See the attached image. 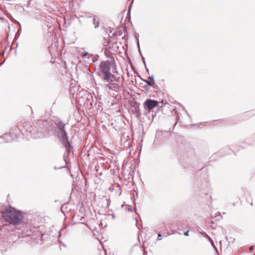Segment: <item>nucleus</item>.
<instances>
[{"mask_svg":"<svg viewBox=\"0 0 255 255\" xmlns=\"http://www.w3.org/2000/svg\"><path fill=\"white\" fill-rule=\"evenodd\" d=\"M55 136L62 147L65 149L63 158L66 165L70 161L69 156L71 153L73 154L74 146L72 137L69 135L67 126L68 123H65L59 118L55 121Z\"/></svg>","mask_w":255,"mask_h":255,"instance_id":"f257e3e1","label":"nucleus"},{"mask_svg":"<svg viewBox=\"0 0 255 255\" xmlns=\"http://www.w3.org/2000/svg\"><path fill=\"white\" fill-rule=\"evenodd\" d=\"M176 141L180 152V160L183 166L185 167L191 166L194 168L197 167L201 161L196 155L195 150L191 144L183 136L177 137Z\"/></svg>","mask_w":255,"mask_h":255,"instance_id":"f03ea898","label":"nucleus"},{"mask_svg":"<svg viewBox=\"0 0 255 255\" xmlns=\"http://www.w3.org/2000/svg\"><path fill=\"white\" fill-rule=\"evenodd\" d=\"M208 176L206 169L202 168L195 173L193 190L195 194L202 198L206 196L211 199L212 196L209 194L211 190L210 183L203 179Z\"/></svg>","mask_w":255,"mask_h":255,"instance_id":"7ed1b4c3","label":"nucleus"},{"mask_svg":"<svg viewBox=\"0 0 255 255\" xmlns=\"http://www.w3.org/2000/svg\"><path fill=\"white\" fill-rule=\"evenodd\" d=\"M49 123L47 120H38L34 127H29L26 130L34 138H40L44 136L48 130Z\"/></svg>","mask_w":255,"mask_h":255,"instance_id":"20e7f679","label":"nucleus"},{"mask_svg":"<svg viewBox=\"0 0 255 255\" xmlns=\"http://www.w3.org/2000/svg\"><path fill=\"white\" fill-rule=\"evenodd\" d=\"M1 217L5 222L13 225H19L22 223L23 216L21 211L5 208L1 212Z\"/></svg>","mask_w":255,"mask_h":255,"instance_id":"39448f33","label":"nucleus"},{"mask_svg":"<svg viewBox=\"0 0 255 255\" xmlns=\"http://www.w3.org/2000/svg\"><path fill=\"white\" fill-rule=\"evenodd\" d=\"M111 62L109 60L102 61L99 65V76L104 82L110 81L113 74L111 72Z\"/></svg>","mask_w":255,"mask_h":255,"instance_id":"423d86ee","label":"nucleus"},{"mask_svg":"<svg viewBox=\"0 0 255 255\" xmlns=\"http://www.w3.org/2000/svg\"><path fill=\"white\" fill-rule=\"evenodd\" d=\"M143 106L145 111V115L147 116L154 108H156L159 111L163 107V106L159 105V103L157 101L151 99H146L143 103Z\"/></svg>","mask_w":255,"mask_h":255,"instance_id":"0eeeda50","label":"nucleus"},{"mask_svg":"<svg viewBox=\"0 0 255 255\" xmlns=\"http://www.w3.org/2000/svg\"><path fill=\"white\" fill-rule=\"evenodd\" d=\"M171 135L170 131L157 130L154 139L153 144L159 145L167 142Z\"/></svg>","mask_w":255,"mask_h":255,"instance_id":"6e6552de","label":"nucleus"},{"mask_svg":"<svg viewBox=\"0 0 255 255\" xmlns=\"http://www.w3.org/2000/svg\"><path fill=\"white\" fill-rule=\"evenodd\" d=\"M9 132L15 141H18L19 139L23 138V133L22 129H20L17 127L11 128Z\"/></svg>","mask_w":255,"mask_h":255,"instance_id":"1a4fd4ad","label":"nucleus"},{"mask_svg":"<svg viewBox=\"0 0 255 255\" xmlns=\"http://www.w3.org/2000/svg\"><path fill=\"white\" fill-rule=\"evenodd\" d=\"M131 110L132 113L135 115L137 119H140L141 118V115L140 112L139 106L137 102H135V103L131 106Z\"/></svg>","mask_w":255,"mask_h":255,"instance_id":"9d476101","label":"nucleus"},{"mask_svg":"<svg viewBox=\"0 0 255 255\" xmlns=\"http://www.w3.org/2000/svg\"><path fill=\"white\" fill-rule=\"evenodd\" d=\"M108 83V84L107 85V87L111 90H113L112 87L114 88V90L116 92H119L120 90V85L118 83H116V82H113V79L111 78L110 81L106 82Z\"/></svg>","mask_w":255,"mask_h":255,"instance_id":"9b49d317","label":"nucleus"},{"mask_svg":"<svg viewBox=\"0 0 255 255\" xmlns=\"http://www.w3.org/2000/svg\"><path fill=\"white\" fill-rule=\"evenodd\" d=\"M0 139H2L4 143L11 142L13 141H15L9 132L5 133L1 136Z\"/></svg>","mask_w":255,"mask_h":255,"instance_id":"f8f14e48","label":"nucleus"},{"mask_svg":"<svg viewBox=\"0 0 255 255\" xmlns=\"http://www.w3.org/2000/svg\"><path fill=\"white\" fill-rule=\"evenodd\" d=\"M141 252H142V247H140V246L135 244L131 247L130 250V254H140Z\"/></svg>","mask_w":255,"mask_h":255,"instance_id":"ddd939ff","label":"nucleus"},{"mask_svg":"<svg viewBox=\"0 0 255 255\" xmlns=\"http://www.w3.org/2000/svg\"><path fill=\"white\" fill-rule=\"evenodd\" d=\"M249 145L253 146L255 145V132L254 133L250 138L247 139Z\"/></svg>","mask_w":255,"mask_h":255,"instance_id":"4468645a","label":"nucleus"},{"mask_svg":"<svg viewBox=\"0 0 255 255\" xmlns=\"http://www.w3.org/2000/svg\"><path fill=\"white\" fill-rule=\"evenodd\" d=\"M79 17L92 18L93 17V14L90 12H80L78 14Z\"/></svg>","mask_w":255,"mask_h":255,"instance_id":"2eb2a0df","label":"nucleus"},{"mask_svg":"<svg viewBox=\"0 0 255 255\" xmlns=\"http://www.w3.org/2000/svg\"><path fill=\"white\" fill-rule=\"evenodd\" d=\"M99 18L97 16H94L93 15L92 22H93V24L94 25L95 28H96V29L99 27Z\"/></svg>","mask_w":255,"mask_h":255,"instance_id":"dca6fc26","label":"nucleus"},{"mask_svg":"<svg viewBox=\"0 0 255 255\" xmlns=\"http://www.w3.org/2000/svg\"><path fill=\"white\" fill-rule=\"evenodd\" d=\"M133 0H131V2L128 6V10L127 12V17H128L129 19H130V11L132 6V4L133 3Z\"/></svg>","mask_w":255,"mask_h":255,"instance_id":"f3484780","label":"nucleus"},{"mask_svg":"<svg viewBox=\"0 0 255 255\" xmlns=\"http://www.w3.org/2000/svg\"><path fill=\"white\" fill-rule=\"evenodd\" d=\"M111 79H113V81H115L116 83H118L119 84L121 82L120 77H116L114 75H113V77H111Z\"/></svg>","mask_w":255,"mask_h":255,"instance_id":"a211bd4d","label":"nucleus"},{"mask_svg":"<svg viewBox=\"0 0 255 255\" xmlns=\"http://www.w3.org/2000/svg\"><path fill=\"white\" fill-rule=\"evenodd\" d=\"M199 233L200 234H201L203 237H204V238H206L208 240V241H210V240L211 239V238L209 236V235L208 234H207L205 232H199Z\"/></svg>","mask_w":255,"mask_h":255,"instance_id":"6ab92c4d","label":"nucleus"},{"mask_svg":"<svg viewBox=\"0 0 255 255\" xmlns=\"http://www.w3.org/2000/svg\"><path fill=\"white\" fill-rule=\"evenodd\" d=\"M209 242L211 243V246H212V247L214 249V250H215L216 252L219 254V252H218V250L217 249V248H216V247L215 246V244H214V243L213 241V240L211 239L210 240V241H209Z\"/></svg>","mask_w":255,"mask_h":255,"instance_id":"aec40b11","label":"nucleus"},{"mask_svg":"<svg viewBox=\"0 0 255 255\" xmlns=\"http://www.w3.org/2000/svg\"><path fill=\"white\" fill-rule=\"evenodd\" d=\"M175 114H176V123L174 124V126H175V125L177 124V123L178 121L179 120V119H180V116H181V114H180V113H177V112H175Z\"/></svg>","mask_w":255,"mask_h":255,"instance_id":"412c9836","label":"nucleus"},{"mask_svg":"<svg viewBox=\"0 0 255 255\" xmlns=\"http://www.w3.org/2000/svg\"><path fill=\"white\" fill-rule=\"evenodd\" d=\"M137 47H138V52L141 56V57L142 56H143L142 55V54L141 53V50H140V45H139V41L137 40Z\"/></svg>","mask_w":255,"mask_h":255,"instance_id":"4be33fe9","label":"nucleus"},{"mask_svg":"<svg viewBox=\"0 0 255 255\" xmlns=\"http://www.w3.org/2000/svg\"><path fill=\"white\" fill-rule=\"evenodd\" d=\"M148 80H150L152 82V83L154 84V85L155 84L153 75H152L151 76H149L148 78Z\"/></svg>","mask_w":255,"mask_h":255,"instance_id":"5701e85b","label":"nucleus"},{"mask_svg":"<svg viewBox=\"0 0 255 255\" xmlns=\"http://www.w3.org/2000/svg\"><path fill=\"white\" fill-rule=\"evenodd\" d=\"M90 57H91V58H92L91 60H92V61L93 62H95L97 60V58H95V57L93 56V55H90L89 56V57H88V58H89V59H90Z\"/></svg>","mask_w":255,"mask_h":255,"instance_id":"b1692460","label":"nucleus"},{"mask_svg":"<svg viewBox=\"0 0 255 255\" xmlns=\"http://www.w3.org/2000/svg\"><path fill=\"white\" fill-rule=\"evenodd\" d=\"M65 167H66V165H64V166H62L59 167H57L56 166H54V169L56 170H58V169H62V168H64Z\"/></svg>","mask_w":255,"mask_h":255,"instance_id":"393cba45","label":"nucleus"},{"mask_svg":"<svg viewBox=\"0 0 255 255\" xmlns=\"http://www.w3.org/2000/svg\"><path fill=\"white\" fill-rule=\"evenodd\" d=\"M156 112H152L151 114V122H153L154 118L156 117Z\"/></svg>","mask_w":255,"mask_h":255,"instance_id":"a878e982","label":"nucleus"},{"mask_svg":"<svg viewBox=\"0 0 255 255\" xmlns=\"http://www.w3.org/2000/svg\"><path fill=\"white\" fill-rule=\"evenodd\" d=\"M142 255H147V252L145 251V248L142 247Z\"/></svg>","mask_w":255,"mask_h":255,"instance_id":"bb28decb","label":"nucleus"},{"mask_svg":"<svg viewBox=\"0 0 255 255\" xmlns=\"http://www.w3.org/2000/svg\"><path fill=\"white\" fill-rule=\"evenodd\" d=\"M157 235H158L157 240L158 241L161 240L162 238V236H161V233H158Z\"/></svg>","mask_w":255,"mask_h":255,"instance_id":"cd10ccee","label":"nucleus"},{"mask_svg":"<svg viewBox=\"0 0 255 255\" xmlns=\"http://www.w3.org/2000/svg\"><path fill=\"white\" fill-rule=\"evenodd\" d=\"M153 85H154V84L152 83V82L151 81H149V80L147 81V82L146 83V86H148V87L152 86Z\"/></svg>","mask_w":255,"mask_h":255,"instance_id":"c85d7f7f","label":"nucleus"},{"mask_svg":"<svg viewBox=\"0 0 255 255\" xmlns=\"http://www.w3.org/2000/svg\"><path fill=\"white\" fill-rule=\"evenodd\" d=\"M154 88L157 90V92H161V91L160 90L159 87L158 85H155Z\"/></svg>","mask_w":255,"mask_h":255,"instance_id":"c756f323","label":"nucleus"},{"mask_svg":"<svg viewBox=\"0 0 255 255\" xmlns=\"http://www.w3.org/2000/svg\"><path fill=\"white\" fill-rule=\"evenodd\" d=\"M141 59H142V61L144 65V67H146V64L145 60V58L143 56H142Z\"/></svg>","mask_w":255,"mask_h":255,"instance_id":"7c9ffc66","label":"nucleus"},{"mask_svg":"<svg viewBox=\"0 0 255 255\" xmlns=\"http://www.w3.org/2000/svg\"><path fill=\"white\" fill-rule=\"evenodd\" d=\"M88 55V52H84L82 55V57L83 58H84L85 57H86L87 55Z\"/></svg>","mask_w":255,"mask_h":255,"instance_id":"2f4dec72","label":"nucleus"},{"mask_svg":"<svg viewBox=\"0 0 255 255\" xmlns=\"http://www.w3.org/2000/svg\"><path fill=\"white\" fill-rule=\"evenodd\" d=\"M142 88L144 89L145 91H148L149 90V87H148V86L145 85L142 87Z\"/></svg>","mask_w":255,"mask_h":255,"instance_id":"473e14b6","label":"nucleus"},{"mask_svg":"<svg viewBox=\"0 0 255 255\" xmlns=\"http://www.w3.org/2000/svg\"><path fill=\"white\" fill-rule=\"evenodd\" d=\"M189 231L187 230V231L184 232L183 234L185 236H189Z\"/></svg>","mask_w":255,"mask_h":255,"instance_id":"72a5a7b5","label":"nucleus"},{"mask_svg":"<svg viewBox=\"0 0 255 255\" xmlns=\"http://www.w3.org/2000/svg\"><path fill=\"white\" fill-rule=\"evenodd\" d=\"M105 201L106 202V204H107V207H108L109 205H110V203H109V199H108L107 198H105Z\"/></svg>","mask_w":255,"mask_h":255,"instance_id":"f704fd0d","label":"nucleus"},{"mask_svg":"<svg viewBox=\"0 0 255 255\" xmlns=\"http://www.w3.org/2000/svg\"><path fill=\"white\" fill-rule=\"evenodd\" d=\"M124 31L126 32V35L127 36H128V29L127 26H125L124 27Z\"/></svg>","mask_w":255,"mask_h":255,"instance_id":"c9c22d12","label":"nucleus"},{"mask_svg":"<svg viewBox=\"0 0 255 255\" xmlns=\"http://www.w3.org/2000/svg\"><path fill=\"white\" fill-rule=\"evenodd\" d=\"M134 38H135V39L136 40V44H137V40L139 41V40L138 39L137 36H136V33L134 34Z\"/></svg>","mask_w":255,"mask_h":255,"instance_id":"e433bc0d","label":"nucleus"},{"mask_svg":"<svg viewBox=\"0 0 255 255\" xmlns=\"http://www.w3.org/2000/svg\"><path fill=\"white\" fill-rule=\"evenodd\" d=\"M130 68L133 70L134 72L135 73V71L134 70V67L132 64H130Z\"/></svg>","mask_w":255,"mask_h":255,"instance_id":"4c0bfd02","label":"nucleus"},{"mask_svg":"<svg viewBox=\"0 0 255 255\" xmlns=\"http://www.w3.org/2000/svg\"><path fill=\"white\" fill-rule=\"evenodd\" d=\"M254 247L253 246L250 247L249 250H250V252H251L252 251V250L254 249Z\"/></svg>","mask_w":255,"mask_h":255,"instance_id":"58836bf2","label":"nucleus"},{"mask_svg":"<svg viewBox=\"0 0 255 255\" xmlns=\"http://www.w3.org/2000/svg\"><path fill=\"white\" fill-rule=\"evenodd\" d=\"M145 70H146V71L147 72V73H149V69H148V68L147 67V66H146V67H145Z\"/></svg>","mask_w":255,"mask_h":255,"instance_id":"ea45409f","label":"nucleus"},{"mask_svg":"<svg viewBox=\"0 0 255 255\" xmlns=\"http://www.w3.org/2000/svg\"><path fill=\"white\" fill-rule=\"evenodd\" d=\"M159 103H162V104H163L164 105H163V106L165 105L166 103H164V100H162V101H161L160 102H159Z\"/></svg>","mask_w":255,"mask_h":255,"instance_id":"a19ab883","label":"nucleus"},{"mask_svg":"<svg viewBox=\"0 0 255 255\" xmlns=\"http://www.w3.org/2000/svg\"><path fill=\"white\" fill-rule=\"evenodd\" d=\"M185 112H186V114H187V115L188 116V117L190 118L191 117L190 116V115L188 113L187 111L186 110H185Z\"/></svg>","mask_w":255,"mask_h":255,"instance_id":"79ce46f5","label":"nucleus"},{"mask_svg":"<svg viewBox=\"0 0 255 255\" xmlns=\"http://www.w3.org/2000/svg\"><path fill=\"white\" fill-rule=\"evenodd\" d=\"M185 112H186V114H187V115L188 116V117L190 118L191 117L190 116V115L188 113L187 111L186 110H185Z\"/></svg>","mask_w":255,"mask_h":255,"instance_id":"37998d69","label":"nucleus"},{"mask_svg":"<svg viewBox=\"0 0 255 255\" xmlns=\"http://www.w3.org/2000/svg\"><path fill=\"white\" fill-rule=\"evenodd\" d=\"M185 112H186V114H187V115L188 116V117L190 118L191 117L190 116V115L188 113L187 111L186 110H185Z\"/></svg>","mask_w":255,"mask_h":255,"instance_id":"c03bdc74","label":"nucleus"},{"mask_svg":"<svg viewBox=\"0 0 255 255\" xmlns=\"http://www.w3.org/2000/svg\"><path fill=\"white\" fill-rule=\"evenodd\" d=\"M5 60H3L1 63H0V67L4 63Z\"/></svg>","mask_w":255,"mask_h":255,"instance_id":"a18cd8bd","label":"nucleus"},{"mask_svg":"<svg viewBox=\"0 0 255 255\" xmlns=\"http://www.w3.org/2000/svg\"><path fill=\"white\" fill-rule=\"evenodd\" d=\"M142 81H143L144 82L147 83V81H148V80H145V79H142Z\"/></svg>","mask_w":255,"mask_h":255,"instance_id":"49530a36","label":"nucleus"},{"mask_svg":"<svg viewBox=\"0 0 255 255\" xmlns=\"http://www.w3.org/2000/svg\"><path fill=\"white\" fill-rule=\"evenodd\" d=\"M137 76L138 78H139L142 80V78H141V77L140 76V75L138 73L137 74Z\"/></svg>","mask_w":255,"mask_h":255,"instance_id":"de8ad7c7","label":"nucleus"},{"mask_svg":"<svg viewBox=\"0 0 255 255\" xmlns=\"http://www.w3.org/2000/svg\"><path fill=\"white\" fill-rule=\"evenodd\" d=\"M0 19L1 20V21H3L4 20V18L3 17H0Z\"/></svg>","mask_w":255,"mask_h":255,"instance_id":"09e8293b","label":"nucleus"},{"mask_svg":"<svg viewBox=\"0 0 255 255\" xmlns=\"http://www.w3.org/2000/svg\"><path fill=\"white\" fill-rule=\"evenodd\" d=\"M61 230L59 231V236H58V237L59 238L60 236H61Z\"/></svg>","mask_w":255,"mask_h":255,"instance_id":"8fccbe9b","label":"nucleus"},{"mask_svg":"<svg viewBox=\"0 0 255 255\" xmlns=\"http://www.w3.org/2000/svg\"><path fill=\"white\" fill-rule=\"evenodd\" d=\"M122 34V30H120L119 31V35H121Z\"/></svg>","mask_w":255,"mask_h":255,"instance_id":"3c124183","label":"nucleus"},{"mask_svg":"<svg viewBox=\"0 0 255 255\" xmlns=\"http://www.w3.org/2000/svg\"><path fill=\"white\" fill-rule=\"evenodd\" d=\"M113 35H117V34L116 33L114 32V33H113Z\"/></svg>","mask_w":255,"mask_h":255,"instance_id":"603ef678","label":"nucleus"},{"mask_svg":"<svg viewBox=\"0 0 255 255\" xmlns=\"http://www.w3.org/2000/svg\"><path fill=\"white\" fill-rule=\"evenodd\" d=\"M114 71H115V72H116L117 73H118V72L116 71V66H115V68Z\"/></svg>","mask_w":255,"mask_h":255,"instance_id":"864d4df0","label":"nucleus"},{"mask_svg":"<svg viewBox=\"0 0 255 255\" xmlns=\"http://www.w3.org/2000/svg\"><path fill=\"white\" fill-rule=\"evenodd\" d=\"M16 22H17V23L19 24V25L20 26H21L20 23H19L18 21H16Z\"/></svg>","mask_w":255,"mask_h":255,"instance_id":"5fc2aeb1","label":"nucleus"},{"mask_svg":"<svg viewBox=\"0 0 255 255\" xmlns=\"http://www.w3.org/2000/svg\"><path fill=\"white\" fill-rule=\"evenodd\" d=\"M1 54H2V55H4V52H2V53H1H1H0V56Z\"/></svg>","mask_w":255,"mask_h":255,"instance_id":"6e6d98bb","label":"nucleus"},{"mask_svg":"<svg viewBox=\"0 0 255 255\" xmlns=\"http://www.w3.org/2000/svg\"><path fill=\"white\" fill-rule=\"evenodd\" d=\"M136 226L137 227V229H139V227L138 226L137 224H136Z\"/></svg>","mask_w":255,"mask_h":255,"instance_id":"4d7b16f0","label":"nucleus"},{"mask_svg":"<svg viewBox=\"0 0 255 255\" xmlns=\"http://www.w3.org/2000/svg\"><path fill=\"white\" fill-rule=\"evenodd\" d=\"M7 14L9 15V13L7 12H6V13H5V15H6Z\"/></svg>","mask_w":255,"mask_h":255,"instance_id":"13d9d810","label":"nucleus"},{"mask_svg":"<svg viewBox=\"0 0 255 255\" xmlns=\"http://www.w3.org/2000/svg\"><path fill=\"white\" fill-rule=\"evenodd\" d=\"M226 239L227 240H228V237H226Z\"/></svg>","mask_w":255,"mask_h":255,"instance_id":"bf43d9fd","label":"nucleus"},{"mask_svg":"<svg viewBox=\"0 0 255 255\" xmlns=\"http://www.w3.org/2000/svg\"><path fill=\"white\" fill-rule=\"evenodd\" d=\"M19 35H20V33H19V34H18V36H17L18 37V36H19Z\"/></svg>","mask_w":255,"mask_h":255,"instance_id":"052dcab7","label":"nucleus"},{"mask_svg":"<svg viewBox=\"0 0 255 255\" xmlns=\"http://www.w3.org/2000/svg\"><path fill=\"white\" fill-rule=\"evenodd\" d=\"M125 36H126V35H125L124 36L123 38H125Z\"/></svg>","mask_w":255,"mask_h":255,"instance_id":"680f3d73","label":"nucleus"},{"mask_svg":"<svg viewBox=\"0 0 255 255\" xmlns=\"http://www.w3.org/2000/svg\"><path fill=\"white\" fill-rule=\"evenodd\" d=\"M254 255H255V253L254 254Z\"/></svg>","mask_w":255,"mask_h":255,"instance_id":"e2e57ef3","label":"nucleus"}]
</instances>
